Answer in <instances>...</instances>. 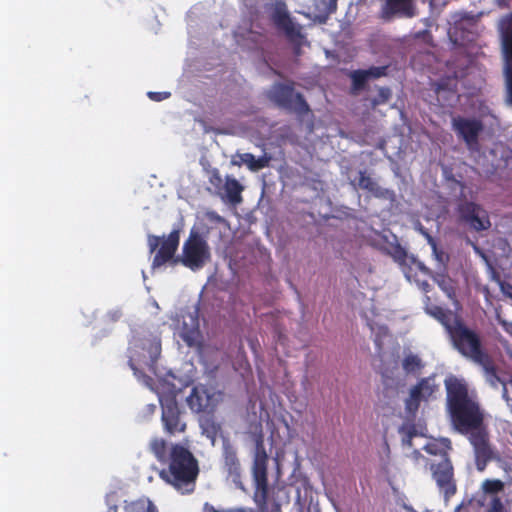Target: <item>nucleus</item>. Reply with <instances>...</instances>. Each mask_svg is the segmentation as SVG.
Returning a JSON list of instances; mask_svg holds the SVG:
<instances>
[{
	"label": "nucleus",
	"instance_id": "obj_1",
	"mask_svg": "<svg viewBox=\"0 0 512 512\" xmlns=\"http://www.w3.org/2000/svg\"><path fill=\"white\" fill-rule=\"evenodd\" d=\"M444 385L450 422L457 432L468 436L474 449L476 468L482 472L494 458V452L477 395L464 379L454 375L448 376Z\"/></svg>",
	"mask_w": 512,
	"mask_h": 512
},
{
	"label": "nucleus",
	"instance_id": "obj_2",
	"mask_svg": "<svg viewBox=\"0 0 512 512\" xmlns=\"http://www.w3.org/2000/svg\"><path fill=\"white\" fill-rule=\"evenodd\" d=\"M425 313L436 319L445 328L452 346L462 356L482 367L485 378L491 385L500 382L494 361L484 349L477 331L469 328L451 310L434 304L430 296L425 299Z\"/></svg>",
	"mask_w": 512,
	"mask_h": 512
},
{
	"label": "nucleus",
	"instance_id": "obj_3",
	"mask_svg": "<svg viewBox=\"0 0 512 512\" xmlns=\"http://www.w3.org/2000/svg\"><path fill=\"white\" fill-rule=\"evenodd\" d=\"M149 449L158 462L167 464V468L159 473L163 481L181 494H190L195 490L199 464L187 447L179 443L168 447L166 440L155 437L150 441Z\"/></svg>",
	"mask_w": 512,
	"mask_h": 512
},
{
	"label": "nucleus",
	"instance_id": "obj_4",
	"mask_svg": "<svg viewBox=\"0 0 512 512\" xmlns=\"http://www.w3.org/2000/svg\"><path fill=\"white\" fill-rule=\"evenodd\" d=\"M247 434L255 445L252 476L255 486L254 498L258 505H265L268 501V455L264 445L263 426L260 421L251 422Z\"/></svg>",
	"mask_w": 512,
	"mask_h": 512
},
{
	"label": "nucleus",
	"instance_id": "obj_5",
	"mask_svg": "<svg viewBox=\"0 0 512 512\" xmlns=\"http://www.w3.org/2000/svg\"><path fill=\"white\" fill-rule=\"evenodd\" d=\"M268 96L277 106L305 115L310 112V107L303 95L296 92L293 83H275Z\"/></svg>",
	"mask_w": 512,
	"mask_h": 512
},
{
	"label": "nucleus",
	"instance_id": "obj_6",
	"mask_svg": "<svg viewBox=\"0 0 512 512\" xmlns=\"http://www.w3.org/2000/svg\"><path fill=\"white\" fill-rule=\"evenodd\" d=\"M207 241L197 232H191L183 245L181 263L192 271L200 270L210 260Z\"/></svg>",
	"mask_w": 512,
	"mask_h": 512
},
{
	"label": "nucleus",
	"instance_id": "obj_7",
	"mask_svg": "<svg viewBox=\"0 0 512 512\" xmlns=\"http://www.w3.org/2000/svg\"><path fill=\"white\" fill-rule=\"evenodd\" d=\"M179 241L180 235L178 230L171 231L166 238L156 235L148 236L147 242L150 253L157 250L152 262L153 268L161 267L174 258Z\"/></svg>",
	"mask_w": 512,
	"mask_h": 512
},
{
	"label": "nucleus",
	"instance_id": "obj_8",
	"mask_svg": "<svg viewBox=\"0 0 512 512\" xmlns=\"http://www.w3.org/2000/svg\"><path fill=\"white\" fill-rule=\"evenodd\" d=\"M161 410V421L166 434L175 436L186 431L184 412L180 409L175 397L162 399Z\"/></svg>",
	"mask_w": 512,
	"mask_h": 512
},
{
	"label": "nucleus",
	"instance_id": "obj_9",
	"mask_svg": "<svg viewBox=\"0 0 512 512\" xmlns=\"http://www.w3.org/2000/svg\"><path fill=\"white\" fill-rule=\"evenodd\" d=\"M452 129L470 151L479 150V136L484 129L483 122L477 118L457 116L452 118Z\"/></svg>",
	"mask_w": 512,
	"mask_h": 512
},
{
	"label": "nucleus",
	"instance_id": "obj_10",
	"mask_svg": "<svg viewBox=\"0 0 512 512\" xmlns=\"http://www.w3.org/2000/svg\"><path fill=\"white\" fill-rule=\"evenodd\" d=\"M430 469L432 477L439 490L443 493L445 500H449L457 492L454 468L450 458L431 462Z\"/></svg>",
	"mask_w": 512,
	"mask_h": 512
},
{
	"label": "nucleus",
	"instance_id": "obj_11",
	"mask_svg": "<svg viewBox=\"0 0 512 512\" xmlns=\"http://www.w3.org/2000/svg\"><path fill=\"white\" fill-rule=\"evenodd\" d=\"M436 376L431 375L421 378L416 385L410 389L409 397L405 400V409L409 414L415 415L421 401H427L439 390L435 380Z\"/></svg>",
	"mask_w": 512,
	"mask_h": 512
},
{
	"label": "nucleus",
	"instance_id": "obj_12",
	"mask_svg": "<svg viewBox=\"0 0 512 512\" xmlns=\"http://www.w3.org/2000/svg\"><path fill=\"white\" fill-rule=\"evenodd\" d=\"M504 54V72L506 76L509 98L512 102V12L504 15L498 24Z\"/></svg>",
	"mask_w": 512,
	"mask_h": 512
},
{
	"label": "nucleus",
	"instance_id": "obj_13",
	"mask_svg": "<svg viewBox=\"0 0 512 512\" xmlns=\"http://www.w3.org/2000/svg\"><path fill=\"white\" fill-rule=\"evenodd\" d=\"M459 218L472 230L481 232L491 227L488 212L479 204L472 201H465L458 205Z\"/></svg>",
	"mask_w": 512,
	"mask_h": 512
},
{
	"label": "nucleus",
	"instance_id": "obj_14",
	"mask_svg": "<svg viewBox=\"0 0 512 512\" xmlns=\"http://www.w3.org/2000/svg\"><path fill=\"white\" fill-rule=\"evenodd\" d=\"M418 268L429 275L432 280L437 284L440 290L446 295V297L452 302V304L458 308L460 302L458 300V282L457 280L450 277L445 272H432L429 268L423 265L421 262L417 263Z\"/></svg>",
	"mask_w": 512,
	"mask_h": 512
},
{
	"label": "nucleus",
	"instance_id": "obj_15",
	"mask_svg": "<svg viewBox=\"0 0 512 512\" xmlns=\"http://www.w3.org/2000/svg\"><path fill=\"white\" fill-rule=\"evenodd\" d=\"M271 19L274 25L283 31L289 39L294 40L302 36L300 27L295 25L284 3L275 6Z\"/></svg>",
	"mask_w": 512,
	"mask_h": 512
},
{
	"label": "nucleus",
	"instance_id": "obj_16",
	"mask_svg": "<svg viewBox=\"0 0 512 512\" xmlns=\"http://www.w3.org/2000/svg\"><path fill=\"white\" fill-rule=\"evenodd\" d=\"M136 347L141 349L138 356L139 363L149 369H152L161 353L160 340L155 337L143 339L140 341V344L136 345Z\"/></svg>",
	"mask_w": 512,
	"mask_h": 512
},
{
	"label": "nucleus",
	"instance_id": "obj_17",
	"mask_svg": "<svg viewBox=\"0 0 512 512\" xmlns=\"http://www.w3.org/2000/svg\"><path fill=\"white\" fill-rule=\"evenodd\" d=\"M223 468L235 484L241 482V464L235 448L230 443L223 444Z\"/></svg>",
	"mask_w": 512,
	"mask_h": 512
},
{
	"label": "nucleus",
	"instance_id": "obj_18",
	"mask_svg": "<svg viewBox=\"0 0 512 512\" xmlns=\"http://www.w3.org/2000/svg\"><path fill=\"white\" fill-rule=\"evenodd\" d=\"M351 184L356 188L371 193L376 198L387 199L393 195L390 190L379 186L372 177L367 175L366 171H359L358 179L352 181Z\"/></svg>",
	"mask_w": 512,
	"mask_h": 512
},
{
	"label": "nucleus",
	"instance_id": "obj_19",
	"mask_svg": "<svg viewBox=\"0 0 512 512\" xmlns=\"http://www.w3.org/2000/svg\"><path fill=\"white\" fill-rule=\"evenodd\" d=\"M189 323L183 319L182 324L178 325V336L187 344L189 347L195 346L200 338L199 322L196 317L191 314L188 315Z\"/></svg>",
	"mask_w": 512,
	"mask_h": 512
},
{
	"label": "nucleus",
	"instance_id": "obj_20",
	"mask_svg": "<svg viewBox=\"0 0 512 512\" xmlns=\"http://www.w3.org/2000/svg\"><path fill=\"white\" fill-rule=\"evenodd\" d=\"M236 157L239 158V160L233 159V165L241 166L244 164L252 172H257L269 167L272 160V156L267 153H264L258 158H256L252 153H239Z\"/></svg>",
	"mask_w": 512,
	"mask_h": 512
},
{
	"label": "nucleus",
	"instance_id": "obj_21",
	"mask_svg": "<svg viewBox=\"0 0 512 512\" xmlns=\"http://www.w3.org/2000/svg\"><path fill=\"white\" fill-rule=\"evenodd\" d=\"M189 408L195 412L200 413L206 411L210 405L211 397L204 387H193L191 393L186 399Z\"/></svg>",
	"mask_w": 512,
	"mask_h": 512
},
{
	"label": "nucleus",
	"instance_id": "obj_22",
	"mask_svg": "<svg viewBox=\"0 0 512 512\" xmlns=\"http://www.w3.org/2000/svg\"><path fill=\"white\" fill-rule=\"evenodd\" d=\"M504 487L505 484L500 479H485L480 486L481 494L478 499L485 498L486 501L493 497H500L499 493L503 492Z\"/></svg>",
	"mask_w": 512,
	"mask_h": 512
},
{
	"label": "nucleus",
	"instance_id": "obj_23",
	"mask_svg": "<svg viewBox=\"0 0 512 512\" xmlns=\"http://www.w3.org/2000/svg\"><path fill=\"white\" fill-rule=\"evenodd\" d=\"M385 11L387 13L401 12L407 17L414 16V8L411 4V0H386Z\"/></svg>",
	"mask_w": 512,
	"mask_h": 512
},
{
	"label": "nucleus",
	"instance_id": "obj_24",
	"mask_svg": "<svg viewBox=\"0 0 512 512\" xmlns=\"http://www.w3.org/2000/svg\"><path fill=\"white\" fill-rule=\"evenodd\" d=\"M397 369V359H393L390 363H386L384 360H382V363L379 366V373L381 374L382 383L384 386L390 387L395 382Z\"/></svg>",
	"mask_w": 512,
	"mask_h": 512
},
{
	"label": "nucleus",
	"instance_id": "obj_25",
	"mask_svg": "<svg viewBox=\"0 0 512 512\" xmlns=\"http://www.w3.org/2000/svg\"><path fill=\"white\" fill-rule=\"evenodd\" d=\"M425 451L431 455L438 456L439 460L449 458L448 451L451 449L449 439L433 441L425 445Z\"/></svg>",
	"mask_w": 512,
	"mask_h": 512
},
{
	"label": "nucleus",
	"instance_id": "obj_26",
	"mask_svg": "<svg viewBox=\"0 0 512 512\" xmlns=\"http://www.w3.org/2000/svg\"><path fill=\"white\" fill-rule=\"evenodd\" d=\"M224 189L227 198L231 203L236 204L242 200L241 192L243 190V187L235 178L227 176L224 184Z\"/></svg>",
	"mask_w": 512,
	"mask_h": 512
},
{
	"label": "nucleus",
	"instance_id": "obj_27",
	"mask_svg": "<svg viewBox=\"0 0 512 512\" xmlns=\"http://www.w3.org/2000/svg\"><path fill=\"white\" fill-rule=\"evenodd\" d=\"M423 367L421 358L416 354L409 353L402 360V368L407 374L419 373Z\"/></svg>",
	"mask_w": 512,
	"mask_h": 512
},
{
	"label": "nucleus",
	"instance_id": "obj_28",
	"mask_svg": "<svg viewBox=\"0 0 512 512\" xmlns=\"http://www.w3.org/2000/svg\"><path fill=\"white\" fill-rule=\"evenodd\" d=\"M124 512H158L149 499H139L124 506Z\"/></svg>",
	"mask_w": 512,
	"mask_h": 512
},
{
	"label": "nucleus",
	"instance_id": "obj_29",
	"mask_svg": "<svg viewBox=\"0 0 512 512\" xmlns=\"http://www.w3.org/2000/svg\"><path fill=\"white\" fill-rule=\"evenodd\" d=\"M477 502L485 512H509L501 497H493L486 501L485 498L478 499Z\"/></svg>",
	"mask_w": 512,
	"mask_h": 512
},
{
	"label": "nucleus",
	"instance_id": "obj_30",
	"mask_svg": "<svg viewBox=\"0 0 512 512\" xmlns=\"http://www.w3.org/2000/svg\"><path fill=\"white\" fill-rule=\"evenodd\" d=\"M350 78L352 81V90L353 92H358L365 89L366 83L368 81L363 69L354 70L350 74Z\"/></svg>",
	"mask_w": 512,
	"mask_h": 512
},
{
	"label": "nucleus",
	"instance_id": "obj_31",
	"mask_svg": "<svg viewBox=\"0 0 512 512\" xmlns=\"http://www.w3.org/2000/svg\"><path fill=\"white\" fill-rule=\"evenodd\" d=\"M399 432L403 435V443L408 446H412L413 438L418 436L417 428L413 423L403 424L400 427Z\"/></svg>",
	"mask_w": 512,
	"mask_h": 512
},
{
	"label": "nucleus",
	"instance_id": "obj_32",
	"mask_svg": "<svg viewBox=\"0 0 512 512\" xmlns=\"http://www.w3.org/2000/svg\"><path fill=\"white\" fill-rule=\"evenodd\" d=\"M391 97V90L388 87H380L378 89V95L371 100V106L373 108L385 104Z\"/></svg>",
	"mask_w": 512,
	"mask_h": 512
},
{
	"label": "nucleus",
	"instance_id": "obj_33",
	"mask_svg": "<svg viewBox=\"0 0 512 512\" xmlns=\"http://www.w3.org/2000/svg\"><path fill=\"white\" fill-rule=\"evenodd\" d=\"M368 81L370 79H378L380 77L387 75V67L386 66H372L368 69H363Z\"/></svg>",
	"mask_w": 512,
	"mask_h": 512
},
{
	"label": "nucleus",
	"instance_id": "obj_34",
	"mask_svg": "<svg viewBox=\"0 0 512 512\" xmlns=\"http://www.w3.org/2000/svg\"><path fill=\"white\" fill-rule=\"evenodd\" d=\"M393 259L399 264H404L407 259L406 250L400 245H396L391 253Z\"/></svg>",
	"mask_w": 512,
	"mask_h": 512
},
{
	"label": "nucleus",
	"instance_id": "obj_35",
	"mask_svg": "<svg viewBox=\"0 0 512 512\" xmlns=\"http://www.w3.org/2000/svg\"><path fill=\"white\" fill-rule=\"evenodd\" d=\"M209 182L216 188L220 189L223 186V179L218 169H213L210 172Z\"/></svg>",
	"mask_w": 512,
	"mask_h": 512
},
{
	"label": "nucleus",
	"instance_id": "obj_36",
	"mask_svg": "<svg viewBox=\"0 0 512 512\" xmlns=\"http://www.w3.org/2000/svg\"><path fill=\"white\" fill-rule=\"evenodd\" d=\"M148 97L153 101H162L170 97L169 92H148Z\"/></svg>",
	"mask_w": 512,
	"mask_h": 512
},
{
	"label": "nucleus",
	"instance_id": "obj_37",
	"mask_svg": "<svg viewBox=\"0 0 512 512\" xmlns=\"http://www.w3.org/2000/svg\"><path fill=\"white\" fill-rule=\"evenodd\" d=\"M326 5V14L334 13L337 9V0H321Z\"/></svg>",
	"mask_w": 512,
	"mask_h": 512
},
{
	"label": "nucleus",
	"instance_id": "obj_38",
	"mask_svg": "<svg viewBox=\"0 0 512 512\" xmlns=\"http://www.w3.org/2000/svg\"><path fill=\"white\" fill-rule=\"evenodd\" d=\"M418 286L425 294H428L432 290L431 285L427 281L418 282ZM427 296L428 295H425L424 299H426ZM423 304L425 305V300H423Z\"/></svg>",
	"mask_w": 512,
	"mask_h": 512
},
{
	"label": "nucleus",
	"instance_id": "obj_39",
	"mask_svg": "<svg viewBox=\"0 0 512 512\" xmlns=\"http://www.w3.org/2000/svg\"><path fill=\"white\" fill-rule=\"evenodd\" d=\"M496 5L501 9L509 8V0H495Z\"/></svg>",
	"mask_w": 512,
	"mask_h": 512
},
{
	"label": "nucleus",
	"instance_id": "obj_40",
	"mask_svg": "<svg viewBox=\"0 0 512 512\" xmlns=\"http://www.w3.org/2000/svg\"><path fill=\"white\" fill-rule=\"evenodd\" d=\"M205 512H220L217 509H215L212 505H209L208 503L204 506Z\"/></svg>",
	"mask_w": 512,
	"mask_h": 512
},
{
	"label": "nucleus",
	"instance_id": "obj_41",
	"mask_svg": "<svg viewBox=\"0 0 512 512\" xmlns=\"http://www.w3.org/2000/svg\"><path fill=\"white\" fill-rule=\"evenodd\" d=\"M129 366L134 371V373L136 374L137 373V368H136V366L134 364V358L133 357H131L130 360H129Z\"/></svg>",
	"mask_w": 512,
	"mask_h": 512
},
{
	"label": "nucleus",
	"instance_id": "obj_42",
	"mask_svg": "<svg viewBox=\"0 0 512 512\" xmlns=\"http://www.w3.org/2000/svg\"><path fill=\"white\" fill-rule=\"evenodd\" d=\"M109 512H116V507L110 508Z\"/></svg>",
	"mask_w": 512,
	"mask_h": 512
},
{
	"label": "nucleus",
	"instance_id": "obj_43",
	"mask_svg": "<svg viewBox=\"0 0 512 512\" xmlns=\"http://www.w3.org/2000/svg\"><path fill=\"white\" fill-rule=\"evenodd\" d=\"M426 236L428 237V239H429L430 241H432V238H431V236H430L429 234H426Z\"/></svg>",
	"mask_w": 512,
	"mask_h": 512
},
{
	"label": "nucleus",
	"instance_id": "obj_44",
	"mask_svg": "<svg viewBox=\"0 0 512 512\" xmlns=\"http://www.w3.org/2000/svg\"><path fill=\"white\" fill-rule=\"evenodd\" d=\"M509 295L512 297V295H511V294H509Z\"/></svg>",
	"mask_w": 512,
	"mask_h": 512
}]
</instances>
